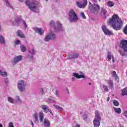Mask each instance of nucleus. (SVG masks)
I'll use <instances>...</instances> for the list:
<instances>
[{
    "label": "nucleus",
    "instance_id": "obj_9",
    "mask_svg": "<svg viewBox=\"0 0 127 127\" xmlns=\"http://www.w3.org/2000/svg\"><path fill=\"white\" fill-rule=\"evenodd\" d=\"M102 29L103 32L104 33V34H105V35L110 36V35H114L113 32H112V31H111L108 28H107V27H106L105 25H103L102 26Z\"/></svg>",
    "mask_w": 127,
    "mask_h": 127
},
{
    "label": "nucleus",
    "instance_id": "obj_33",
    "mask_svg": "<svg viewBox=\"0 0 127 127\" xmlns=\"http://www.w3.org/2000/svg\"><path fill=\"white\" fill-rule=\"evenodd\" d=\"M53 106L56 109H57V110H59L60 111H62L63 112L64 111V109L62 107L55 104H54Z\"/></svg>",
    "mask_w": 127,
    "mask_h": 127
},
{
    "label": "nucleus",
    "instance_id": "obj_22",
    "mask_svg": "<svg viewBox=\"0 0 127 127\" xmlns=\"http://www.w3.org/2000/svg\"><path fill=\"white\" fill-rule=\"evenodd\" d=\"M22 19H20L18 18L15 19L14 21L13 22V25H18L20 22H21Z\"/></svg>",
    "mask_w": 127,
    "mask_h": 127
},
{
    "label": "nucleus",
    "instance_id": "obj_15",
    "mask_svg": "<svg viewBox=\"0 0 127 127\" xmlns=\"http://www.w3.org/2000/svg\"><path fill=\"white\" fill-rule=\"evenodd\" d=\"M79 57V54L78 53H73L68 55V58L69 59H76Z\"/></svg>",
    "mask_w": 127,
    "mask_h": 127
},
{
    "label": "nucleus",
    "instance_id": "obj_31",
    "mask_svg": "<svg viewBox=\"0 0 127 127\" xmlns=\"http://www.w3.org/2000/svg\"><path fill=\"white\" fill-rule=\"evenodd\" d=\"M113 109L115 113L117 114H120L122 113V109H121V108H117L116 107H114Z\"/></svg>",
    "mask_w": 127,
    "mask_h": 127
},
{
    "label": "nucleus",
    "instance_id": "obj_14",
    "mask_svg": "<svg viewBox=\"0 0 127 127\" xmlns=\"http://www.w3.org/2000/svg\"><path fill=\"white\" fill-rule=\"evenodd\" d=\"M107 54V59H108V61H111V59H112L113 63H115V58L112 54V53H111V52H108Z\"/></svg>",
    "mask_w": 127,
    "mask_h": 127
},
{
    "label": "nucleus",
    "instance_id": "obj_17",
    "mask_svg": "<svg viewBox=\"0 0 127 127\" xmlns=\"http://www.w3.org/2000/svg\"><path fill=\"white\" fill-rule=\"evenodd\" d=\"M34 30H35L36 33H39L40 35H42L43 33H44V31H42L41 29L38 28V27H35L33 28Z\"/></svg>",
    "mask_w": 127,
    "mask_h": 127
},
{
    "label": "nucleus",
    "instance_id": "obj_7",
    "mask_svg": "<svg viewBox=\"0 0 127 127\" xmlns=\"http://www.w3.org/2000/svg\"><path fill=\"white\" fill-rule=\"evenodd\" d=\"M22 60V56L21 55L17 56L14 57L11 61V63L12 65H16L18 62H20Z\"/></svg>",
    "mask_w": 127,
    "mask_h": 127
},
{
    "label": "nucleus",
    "instance_id": "obj_59",
    "mask_svg": "<svg viewBox=\"0 0 127 127\" xmlns=\"http://www.w3.org/2000/svg\"><path fill=\"white\" fill-rule=\"evenodd\" d=\"M46 0V1H48V0Z\"/></svg>",
    "mask_w": 127,
    "mask_h": 127
},
{
    "label": "nucleus",
    "instance_id": "obj_49",
    "mask_svg": "<svg viewBox=\"0 0 127 127\" xmlns=\"http://www.w3.org/2000/svg\"><path fill=\"white\" fill-rule=\"evenodd\" d=\"M124 116H125V117H126V118H127V110L124 111Z\"/></svg>",
    "mask_w": 127,
    "mask_h": 127
},
{
    "label": "nucleus",
    "instance_id": "obj_56",
    "mask_svg": "<svg viewBox=\"0 0 127 127\" xmlns=\"http://www.w3.org/2000/svg\"><path fill=\"white\" fill-rule=\"evenodd\" d=\"M74 80H75V77L72 78V81H74Z\"/></svg>",
    "mask_w": 127,
    "mask_h": 127
},
{
    "label": "nucleus",
    "instance_id": "obj_60",
    "mask_svg": "<svg viewBox=\"0 0 127 127\" xmlns=\"http://www.w3.org/2000/svg\"><path fill=\"white\" fill-rule=\"evenodd\" d=\"M54 90H56V89H55V88H54Z\"/></svg>",
    "mask_w": 127,
    "mask_h": 127
},
{
    "label": "nucleus",
    "instance_id": "obj_20",
    "mask_svg": "<svg viewBox=\"0 0 127 127\" xmlns=\"http://www.w3.org/2000/svg\"><path fill=\"white\" fill-rule=\"evenodd\" d=\"M44 126L45 127H50V121L47 119H44Z\"/></svg>",
    "mask_w": 127,
    "mask_h": 127
},
{
    "label": "nucleus",
    "instance_id": "obj_43",
    "mask_svg": "<svg viewBox=\"0 0 127 127\" xmlns=\"http://www.w3.org/2000/svg\"><path fill=\"white\" fill-rule=\"evenodd\" d=\"M55 94L56 96H57V97H58V98H59V97H60V95H59V90H55Z\"/></svg>",
    "mask_w": 127,
    "mask_h": 127
},
{
    "label": "nucleus",
    "instance_id": "obj_36",
    "mask_svg": "<svg viewBox=\"0 0 127 127\" xmlns=\"http://www.w3.org/2000/svg\"><path fill=\"white\" fill-rule=\"evenodd\" d=\"M20 49L22 52H25L26 51V47L23 45L20 46Z\"/></svg>",
    "mask_w": 127,
    "mask_h": 127
},
{
    "label": "nucleus",
    "instance_id": "obj_47",
    "mask_svg": "<svg viewBox=\"0 0 127 127\" xmlns=\"http://www.w3.org/2000/svg\"><path fill=\"white\" fill-rule=\"evenodd\" d=\"M83 120H86L87 119V115L84 114L83 116Z\"/></svg>",
    "mask_w": 127,
    "mask_h": 127
},
{
    "label": "nucleus",
    "instance_id": "obj_42",
    "mask_svg": "<svg viewBox=\"0 0 127 127\" xmlns=\"http://www.w3.org/2000/svg\"><path fill=\"white\" fill-rule=\"evenodd\" d=\"M39 93L41 95H44V90H43V88H40L39 89Z\"/></svg>",
    "mask_w": 127,
    "mask_h": 127
},
{
    "label": "nucleus",
    "instance_id": "obj_16",
    "mask_svg": "<svg viewBox=\"0 0 127 127\" xmlns=\"http://www.w3.org/2000/svg\"><path fill=\"white\" fill-rule=\"evenodd\" d=\"M22 101L19 98V96L16 95L14 98V103H15L16 104H21Z\"/></svg>",
    "mask_w": 127,
    "mask_h": 127
},
{
    "label": "nucleus",
    "instance_id": "obj_21",
    "mask_svg": "<svg viewBox=\"0 0 127 127\" xmlns=\"http://www.w3.org/2000/svg\"><path fill=\"white\" fill-rule=\"evenodd\" d=\"M107 11L106 9H102L101 13V15L103 18H106V14H107Z\"/></svg>",
    "mask_w": 127,
    "mask_h": 127
},
{
    "label": "nucleus",
    "instance_id": "obj_11",
    "mask_svg": "<svg viewBox=\"0 0 127 127\" xmlns=\"http://www.w3.org/2000/svg\"><path fill=\"white\" fill-rule=\"evenodd\" d=\"M121 47L124 51H127V40H123L121 42Z\"/></svg>",
    "mask_w": 127,
    "mask_h": 127
},
{
    "label": "nucleus",
    "instance_id": "obj_57",
    "mask_svg": "<svg viewBox=\"0 0 127 127\" xmlns=\"http://www.w3.org/2000/svg\"><path fill=\"white\" fill-rule=\"evenodd\" d=\"M0 127H2V125L0 124Z\"/></svg>",
    "mask_w": 127,
    "mask_h": 127
},
{
    "label": "nucleus",
    "instance_id": "obj_39",
    "mask_svg": "<svg viewBox=\"0 0 127 127\" xmlns=\"http://www.w3.org/2000/svg\"><path fill=\"white\" fill-rule=\"evenodd\" d=\"M80 16L82 19H87V17H86V15L83 12H80Z\"/></svg>",
    "mask_w": 127,
    "mask_h": 127
},
{
    "label": "nucleus",
    "instance_id": "obj_37",
    "mask_svg": "<svg viewBox=\"0 0 127 127\" xmlns=\"http://www.w3.org/2000/svg\"><path fill=\"white\" fill-rule=\"evenodd\" d=\"M113 105L115 107H119L120 106V103H119L118 101H117L116 100H113Z\"/></svg>",
    "mask_w": 127,
    "mask_h": 127
},
{
    "label": "nucleus",
    "instance_id": "obj_32",
    "mask_svg": "<svg viewBox=\"0 0 127 127\" xmlns=\"http://www.w3.org/2000/svg\"><path fill=\"white\" fill-rule=\"evenodd\" d=\"M113 76L115 78V80L117 81V82H119V76H118V75H117V72L116 71H113Z\"/></svg>",
    "mask_w": 127,
    "mask_h": 127
},
{
    "label": "nucleus",
    "instance_id": "obj_40",
    "mask_svg": "<svg viewBox=\"0 0 127 127\" xmlns=\"http://www.w3.org/2000/svg\"><path fill=\"white\" fill-rule=\"evenodd\" d=\"M104 90L105 92H109V89L108 88V86H106L105 85H103V86Z\"/></svg>",
    "mask_w": 127,
    "mask_h": 127
},
{
    "label": "nucleus",
    "instance_id": "obj_34",
    "mask_svg": "<svg viewBox=\"0 0 127 127\" xmlns=\"http://www.w3.org/2000/svg\"><path fill=\"white\" fill-rule=\"evenodd\" d=\"M44 40L46 42H48L50 40H51V39L50 38V35H48L46 36L44 38Z\"/></svg>",
    "mask_w": 127,
    "mask_h": 127
},
{
    "label": "nucleus",
    "instance_id": "obj_28",
    "mask_svg": "<svg viewBox=\"0 0 127 127\" xmlns=\"http://www.w3.org/2000/svg\"><path fill=\"white\" fill-rule=\"evenodd\" d=\"M33 117L34 120V124L38 123V115H37V113H34L33 115Z\"/></svg>",
    "mask_w": 127,
    "mask_h": 127
},
{
    "label": "nucleus",
    "instance_id": "obj_25",
    "mask_svg": "<svg viewBox=\"0 0 127 127\" xmlns=\"http://www.w3.org/2000/svg\"><path fill=\"white\" fill-rule=\"evenodd\" d=\"M46 102L47 103H50L51 104H52V103H55V100L53 99V97H50L46 100Z\"/></svg>",
    "mask_w": 127,
    "mask_h": 127
},
{
    "label": "nucleus",
    "instance_id": "obj_55",
    "mask_svg": "<svg viewBox=\"0 0 127 127\" xmlns=\"http://www.w3.org/2000/svg\"><path fill=\"white\" fill-rule=\"evenodd\" d=\"M109 101H110V97H108V98H107V102H109Z\"/></svg>",
    "mask_w": 127,
    "mask_h": 127
},
{
    "label": "nucleus",
    "instance_id": "obj_53",
    "mask_svg": "<svg viewBox=\"0 0 127 127\" xmlns=\"http://www.w3.org/2000/svg\"><path fill=\"white\" fill-rule=\"evenodd\" d=\"M66 91H67V94H68V95H69V94H70V92H69V90L66 89Z\"/></svg>",
    "mask_w": 127,
    "mask_h": 127
},
{
    "label": "nucleus",
    "instance_id": "obj_27",
    "mask_svg": "<svg viewBox=\"0 0 127 127\" xmlns=\"http://www.w3.org/2000/svg\"><path fill=\"white\" fill-rule=\"evenodd\" d=\"M0 43L3 45L5 44V40H4V37H3V36L2 35H0Z\"/></svg>",
    "mask_w": 127,
    "mask_h": 127
},
{
    "label": "nucleus",
    "instance_id": "obj_54",
    "mask_svg": "<svg viewBox=\"0 0 127 127\" xmlns=\"http://www.w3.org/2000/svg\"><path fill=\"white\" fill-rule=\"evenodd\" d=\"M20 2H23V0H18Z\"/></svg>",
    "mask_w": 127,
    "mask_h": 127
},
{
    "label": "nucleus",
    "instance_id": "obj_19",
    "mask_svg": "<svg viewBox=\"0 0 127 127\" xmlns=\"http://www.w3.org/2000/svg\"><path fill=\"white\" fill-rule=\"evenodd\" d=\"M41 108L45 113H48L49 112V107L47 105H42Z\"/></svg>",
    "mask_w": 127,
    "mask_h": 127
},
{
    "label": "nucleus",
    "instance_id": "obj_10",
    "mask_svg": "<svg viewBox=\"0 0 127 127\" xmlns=\"http://www.w3.org/2000/svg\"><path fill=\"white\" fill-rule=\"evenodd\" d=\"M80 74H79L78 73H73V77H75L77 79H85L86 78V76H85V74L82 72V71L80 72Z\"/></svg>",
    "mask_w": 127,
    "mask_h": 127
},
{
    "label": "nucleus",
    "instance_id": "obj_6",
    "mask_svg": "<svg viewBox=\"0 0 127 127\" xmlns=\"http://www.w3.org/2000/svg\"><path fill=\"white\" fill-rule=\"evenodd\" d=\"M26 86V82L24 80H20L17 83V88L19 92H23V91H25Z\"/></svg>",
    "mask_w": 127,
    "mask_h": 127
},
{
    "label": "nucleus",
    "instance_id": "obj_18",
    "mask_svg": "<svg viewBox=\"0 0 127 127\" xmlns=\"http://www.w3.org/2000/svg\"><path fill=\"white\" fill-rule=\"evenodd\" d=\"M16 34L17 36H18L19 37H20V38H24L25 37L24 34H23L20 30H18L17 31Z\"/></svg>",
    "mask_w": 127,
    "mask_h": 127
},
{
    "label": "nucleus",
    "instance_id": "obj_45",
    "mask_svg": "<svg viewBox=\"0 0 127 127\" xmlns=\"http://www.w3.org/2000/svg\"><path fill=\"white\" fill-rule=\"evenodd\" d=\"M8 127H14V126H13V123H12V122H10L8 124Z\"/></svg>",
    "mask_w": 127,
    "mask_h": 127
},
{
    "label": "nucleus",
    "instance_id": "obj_46",
    "mask_svg": "<svg viewBox=\"0 0 127 127\" xmlns=\"http://www.w3.org/2000/svg\"><path fill=\"white\" fill-rule=\"evenodd\" d=\"M119 52L121 54V55H122V56H125V55H126L125 54V52L122 51H119Z\"/></svg>",
    "mask_w": 127,
    "mask_h": 127
},
{
    "label": "nucleus",
    "instance_id": "obj_8",
    "mask_svg": "<svg viewBox=\"0 0 127 127\" xmlns=\"http://www.w3.org/2000/svg\"><path fill=\"white\" fill-rule=\"evenodd\" d=\"M36 53V52L35 51V50H34V49L29 50L28 51V54L27 55L28 59H29V60L31 61L33 60V56H34Z\"/></svg>",
    "mask_w": 127,
    "mask_h": 127
},
{
    "label": "nucleus",
    "instance_id": "obj_4",
    "mask_svg": "<svg viewBox=\"0 0 127 127\" xmlns=\"http://www.w3.org/2000/svg\"><path fill=\"white\" fill-rule=\"evenodd\" d=\"M88 8L91 12L97 14V13H98L99 10H100V6L97 3L92 4L91 2H89Z\"/></svg>",
    "mask_w": 127,
    "mask_h": 127
},
{
    "label": "nucleus",
    "instance_id": "obj_30",
    "mask_svg": "<svg viewBox=\"0 0 127 127\" xmlns=\"http://www.w3.org/2000/svg\"><path fill=\"white\" fill-rule=\"evenodd\" d=\"M44 118V114L42 112L40 113L39 115V119H40V122L41 123H42L43 122V118Z\"/></svg>",
    "mask_w": 127,
    "mask_h": 127
},
{
    "label": "nucleus",
    "instance_id": "obj_29",
    "mask_svg": "<svg viewBox=\"0 0 127 127\" xmlns=\"http://www.w3.org/2000/svg\"><path fill=\"white\" fill-rule=\"evenodd\" d=\"M107 4L109 7H113L115 5V2L109 0L107 2Z\"/></svg>",
    "mask_w": 127,
    "mask_h": 127
},
{
    "label": "nucleus",
    "instance_id": "obj_61",
    "mask_svg": "<svg viewBox=\"0 0 127 127\" xmlns=\"http://www.w3.org/2000/svg\"><path fill=\"white\" fill-rule=\"evenodd\" d=\"M101 1V0H99V1Z\"/></svg>",
    "mask_w": 127,
    "mask_h": 127
},
{
    "label": "nucleus",
    "instance_id": "obj_35",
    "mask_svg": "<svg viewBox=\"0 0 127 127\" xmlns=\"http://www.w3.org/2000/svg\"><path fill=\"white\" fill-rule=\"evenodd\" d=\"M7 100L9 103H11V104H14V99L12 98V97H8L7 98Z\"/></svg>",
    "mask_w": 127,
    "mask_h": 127
},
{
    "label": "nucleus",
    "instance_id": "obj_51",
    "mask_svg": "<svg viewBox=\"0 0 127 127\" xmlns=\"http://www.w3.org/2000/svg\"><path fill=\"white\" fill-rule=\"evenodd\" d=\"M49 112H50L51 115H52V116L53 115V113H52V111H51V110H50V109H49Z\"/></svg>",
    "mask_w": 127,
    "mask_h": 127
},
{
    "label": "nucleus",
    "instance_id": "obj_50",
    "mask_svg": "<svg viewBox=\"0 0 127 127\" xmlns=\"http://www.w3.org/2000/svg\"><path fill=\"white\" fill-rule=\"evenodd\" d=\"M31 124L32 125V127H34V125H33V122H32V121H31Z\"/></svg>",
    "mask_w": 127,
    "mask_h": 127
},
{
    "label": "nucleus",
    "instance_id": "obj_52",
    "mask_svg": "<svg viewBox=\"0 0 127 127\" xmlns=\"http://www.w3.org/2000/svg\"><path fill=\"white\" fill-rule=\"evenodd\" d=\"M92 1H93V2H95V3H96V2H97V0H92Z\"/></svg>",
    "mask_w": 127,
    "mask_h": 127
},
{
    "label": "nucleus",
    "instance_id": "obj_24",
    "mask_svg": "<svg viewBox=\"0 0 127 127\" xmlns=\"http://www.w3.org/2000/svg\"><path fill=\"white\" fill-rule=\"evenodd\" d=\"M50 38H51V40H55L56 39V35L55 34L52 33V32H50Z\"/></svg>",
    "mask_w": 127,
    "mask_h": 127
},
{
    "label": "nucleus",
    "instance_id": "obj_26",
    "mask_svg": "<svg viewBox=\"0 0 127 127\" xmlns=\"http://www.w3.org/2000/svg\"><path fill=\"white\" fill-rule=\"evenodd\" d=\"M3 1L6 3V6H7L8 7H10V8H11L12 9H13V7H12V6L10 5V3L8 1V0H3Z\"/></svg>",
    "mask_w": 127,
    "mask_h": 127
},
{
    "label": "nucleus",
    "instance_id": "obj_5",
    "mask_svg": "<svg viewBox=\"0 0 127 127\" xmlns=\"http://www.w3.org/2000/svg\"><path fill=\"white\" fill-rule=\"evenodd\" d=\"M26 4L29 9L34 11V12H37V9H38L37 4H35L34 2H30L28 0H26Z\"/></svg>",
    "mask_w": 127,
    "mask_h": 127
},
{
    "label": "nucleus",
    "instance_id": "obj_2",
    "mask_svg": "<svg viewBox=\"0 0 127 127\" xmlns=\"http://www.w3.org/2000/svg\"><path fill=\"white\" fill-rule=\"evenodd\" d=\"M57 27L55 25V22L54 21H51L50 22V25L51 27H53L55 32H59V31H65V29L63 27V25L59 21H57Z\"/></svg>",
    "mask_w": 127,
    "mask_h": 127
},
{
    "label": "nucleus",
    "instance_id": "obj_23",
    "mask_svg": "<svg viewBox=\"0 0 127 127\" xmlns=\"http://www.w3.org/2000/svg\"><path fill=\"white\" fill-rule=\"evenodd\" d=\"M93 125L94 127H99L101 125V121L93 120Z\"/></svg>",
    "mask_w": 127,
    "mask_h": 127
},
{
    "label": "nucleus",
    "instance_id": "obj_13",
    "mask_svg": "<svg viewBox=\"0 0 127 127\" xmlns=\"http://www.w3.org/2000/svg\"><path fill=\"white\" fill-rule=\"evenodd\" d=\"M76 4L77 6L79 7V8H83L86 6V5H87V0H85V1L83 2L82 3H81L80 2H76Z\"/></svg>",
    "mask_w": 127,
    "mask_h": 127
},
{
    "label": "nucleus",
    "instance_id": "obj_41",
    "mask_svg": "<svg viewBox=\"0 0 127 127\" xmlns=\"http://www.w3.org/2000/svg\"><path fill=\"white\" fill-rule=\"evenodd\" d=\"M21 22L23 23V24H24V26L25 27V28H27V25L26 24V22H25V21L23 20H21Z\"/></svg>",
    "mask_w": 127,
    "mask_h": 127
},
{
    "label": "nucleus",
    "instance_id": "obj_48",
    "mask_svg": "<svg viewBox=\"0 0 127 127\" xmlns=\"http://www.w3.org/2000/svg\"><path fill=\"white\" fill-rule=\"evenodd\" d=\"M4 81L6 84H7L8 83V78H4Z\"/></svg>",
    "mask_w": 127,
    "mask_h": 127
},
{
    "label": "nucleus",
    "instance_id": "obj_62",
    "mask_svg": "<svg viewBox=\"0 0 127 127\" xmlns=\"http://www.w3.org/2000/svg\"><path fill=\"white\" fill-rule=\"evenodd\" d=\"M55 0L57 1V0Z\"/></svg>",
    "mask_w": 127,
    "mask_h": 127
},
{
    "label": "nucleus",
    "instance_id": "obj_12",
    "mask_svg": "<svg viewBox=\"0 0 127 127\" xmlns=\"http://www.w3.org/2000/svg\"><path fill=\"white\" fill-rule=\"evenodd\" d=\"M94 121H98L101 122L102 121V117H101V114L98 111H96L95 112Z\"/></svg>",
    "mask_w": 127,
    "mask_h": 127
},
{
    "label": "nucleus",
    "instance_id": "obj_3",
    "mask_svg": "<svg viewBox=\"0 0 127 127\" xmlns=\"http://www.w3.org/2000/svg\"><path fill=\"white\" fill-rule=\"evenodd\" d=\"M68 15V19L70 22H77L78 21V19H79L78 15L74 10L71 9L69 12Z\"/></svg>",
    "mask_w": 127,
    "mask_h": 127
},
{
    "label": "nucleus",
    "instance_id": "obj_44",
    "mask_svg": "<svg viewBox=\"0 0 127 127\" xmlns=\"http://www.w3.org/2000/svg\"><path fill=\"white\" fill-rule=\"evenodd\" d=\"M14 43H15V44H16V45H18V44H19V43H20V40H16L14 41Z\"/></svg>",
    "mask_w": 127,
    "mask_h": 127
},
{
    "label": "nucleus",
    "instance_id": "obj_1",
    "mask_svg": "<svg viewBox=\"0 0 127 127\" xmlns=\"http://www.w3.org/2000/svg\"><path fill=\"white\" fill-rule=\"evenodd\" d=\"M110 24H112L113 28L115 30H121L124 23L122 19L119 17L118 15H114L111 19L109 20Z\"/></svg>",
    "mask_w": 127,
    "mask_h": 127
},
{
    "label": "nucleus",
    "instance_id": "obj_58",
    "mask_svg": "<svg viewBox=\"0 0 127 127\" xmlns=\"http://www.w3.org/2000/svg\"><path fill=\"white\" fill-rule=\"evenodd\" d=\"M89 85H92V83H89Z\"/></svg>",
    "mask_w": 127,
    "mask_h": 127
},
{
    "label": "nucleus",
    "instance_id": "obj_38",
    "mask_svg": "<svg viewBox=\"0 0 127 127\" xmlns=\"http://www.w3.org/2000/svg\"><path fill=\"white\" fill-rule=\"evenodd\" d=\"M108 84L110 88H111V89H113V87H114V82H113L112 80H109L108 81Z\"/></svg>",
    "mask_w": 127,
    "mask_h": 127
}]
</instances>
